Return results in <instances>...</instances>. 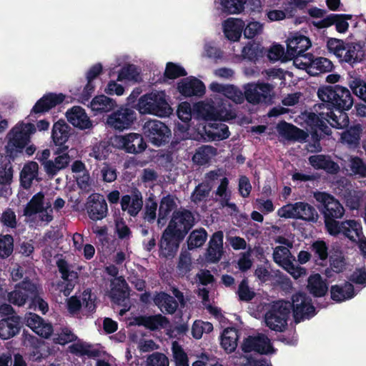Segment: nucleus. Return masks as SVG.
I'll list each match as a JSON object with an SVG mask.
<instances>
[{
  "label": "nucleus",
  "mask_w": 366,
  "mask_h": 366,
  "mask_svg": "<svg viewBox=\"0 0 366 366\" xmlns=\"http://www.w3.org/2000/svg\"><path fill=\"white\" fill-rule=\"evenodd\" d=\"M273 86L269 83L248 84L244 86L243 93L244 99L252 104L264 103L267 105L273 104Z\"/></svg>",
  "instance_id": "obj_10"
},
{
  "label": "nucleus",
  "mask_w": 366,
  "mask_h": 366,
  "mask_svg": "<svg viewBox=\"0 0 366 366\" xmlns=\"http://www.w3.org/2000/svg\"><path fill=\"white\" fill-rule=\"evenodd\" d=\"M25 325L39 336L48 339L53 334L54 329L51 323L46 322L39 315L34 312H26L24 317Z\"/></svg>",
  "instance_id": "obj_15"
},
{
  "label": "nucleus",
  "mask_w": 366,
  "mask_h": 366,
  "mask_svg": "<svg viewBox=\"0 0 366 366\" xmlns=\"http://www.w3.org/2000/svg\"><path fill=\"white\" fill-rule=\"evenodd\" d=\"M361 229L360 223L355 219H348L342 222L337 220L336 229L332 232L330 228L327 227L326 231L329 234L333 237H337L340 234L342 233L345 237L350 240H355L352 235H351L352 230L355 231L358 235V230Z\"/></svg>",
  "instance_id": "obj_37"
},
{
  "label": "nucleus",
  "mask_w": 366,
  "mask_h": 366,
  "mask_svg": "<svg viewBox=\"0 0 366 366\" xmlns=\"http://www.w3.org/2000/svg\"><path fill=\"white\" fill-rule=\"evenodd\" d=\"M292 307L290 301L274 302L264 315L266 325L275 332H283L287 327Z\"/></svg>",
  "instance_id": "obj_7"
},
{
  "label": "nucleus",
  "mask_w": 366,
  "mask_h": 366,
  "mask_svg": "<svg viewBox=\"0 0 366 366\" xmlns=\"http://www.w3.org/2000/svg\"><path fill=\"white\" fill-rule=\"evenodd\" d=\"M312 45L310 39L302 34H295L294 36L288 39L287 43V55L290 59L303 56L307 59L310 54H305V52Z\"/></svg>",
  "instance_id": "obj_16"
},
{
  "label": "nucleus",
  "mask_w": 366,
  "mask_h": 366,
  "mask_svg": "<svg viewBox=\"0 0 366 366\" xmlns=\"http://www.w3.org/2000/svg\"><path fill=\"white\" fill-rule=\"evenodd\" d=\"M110 152V146L105 142H100L93 146L92 151L89 155L97 160L102 161L105 160Z\"/></svg>",
  "instance_id": "obj_60"
},
{
  "label": "nucleus",
  "mask_w": 366,
  "mask_h": 366,
  "mask_svg": "<svg viewBox=\"0 0 366 366\" xmlns=\"http://www.w3.org/2000/svg\"><path fill=\"white\" fill-rule=\"evenodd\" d=\"M137 107L141 114H150L159 117H169L172 111L164 91L144 94L139 99Z\"/></svg>",
  "instance_id": "obj_6"
},
{
  "label": "nucleus",
  "mask_w": 366,
  "mask_h": 366,
  "mask_svg": "<svg viewBox=\"0 0 366 366\" xmlns=\"http://www.w3.org/2000/svg\"><path fill=\"white\" fill-rule=\"evenodd\" d=\"M129 288L126 280L120 277L111 282L109 297L112 302L118 305H124V302L129 298Z\"/></svg>",
  "instance_id": "obj_29"
},
{
  "label": "nucleus",
  "mask_w": 366,
  "mask_h": 366,
  "mask_svg": "<svg viewBox=\"0 0 366 366\" xmlns=\"http://www.w3.org/2000/svg\"><path fill=\"white\" fill-rule=\"evenodd\" d=\"M241 348L245 353L256 352L261 355H267L274 351L269 340L264 335L248 336L244 340Z\"/></svg>",
  "instance_id": "obj_17"
},
{
  "label": "nucleus",
  "mask_w": 366,
  "mask_h": 366,
  "mask_svg": "<svg viewBox=\"0 0 366 366\" xmlns=\"http://www.w3.org/2000/svg\"><path fill=\"white\" fill-rule=\"evenodd\" d=\"M120 147L127 153L139 154L147 147V144L140 134L129 133L117 137Z\"/></svg>",
  "instance_id": "obj_20"
},
{
  "label": "nucleus",
  "mask_w": 366,
  "mask_h": 366,
  "mask_svg": "<svg viewBox=\"0 0 366 366\" xmlns=\"http://www.w3.org/2000/svg\"><path fill=\"white\" fill-rule=\"evenodd\" d=\"M154 303L163 313L169 315L174 314L179 306L178 302L174 297L164 292L157 293L154 296Z\"/></svg>",
  "instance_id": "obj_36"
},
{
  "label": "nucleus",
  "mask_w": 366,
  "mask_h": 366,
  "mask_svg": "<svg viewBox=\"0 0 366 366\" xmlns=\"http://www.w3.org/2000/svg\"><path fill=\"white\" fill-rule=\"evenodd\" d=\"M213 325L209 322L197 320L192 326V335L196 340L202 338L203 333H209L213 330Z\"/></svg>",
  "instance_id": "obj_56"
},
{
  "label": "nucleus",
  "mask_w": 366,
  "mask_h": 366,
  "mask_svg": "<svg viewBox=\"0 0 366 366\" xmlns=\"http://www.w3.org/2000/svg\"><path fill=\"white\" fill-rule=\"evenodd\" d=\"M239 331L234 327L224 330L221 336V346L227 353L233 352L237 347Z\"/></svg>",
  "instance_id": "obj_46"
},
{
  "label": "nucleus",
  "mask_w": 366,
  "mask_h": 366,
  "mask_svg": "<svg viewBox=\"0 0 366 366\" xmlns=\"http://www.w3.org/2000/svg\"><path fill=\"white\" fill-rule=\"evenodd\" d=\"M314 198L319 203L318 209L324 217L325 227L333 232L336 229L337 219L345 214L342 204L333 195L325 192H315Z\"/></svg>",
  "instance_id": "obj_4"
},
{
  "label": "nucleus",
  "mask_w": 366,
  "mask_h": 366,
  "mask_svg": "<svg viewBox=\"0 0 366 366\" xmlns=\"http://www.w3.org/2000/svg\"><path fill=\"white\" fill-rule=\"evenodd\" d=\"M44 195L42 192L34 194L30 201L25 206L23 214L26 217H31L44 211Z\"/></svg>",
  "instance_id": "obj_47"
},
{
  "label": "nucleus",
  "mask_w": 366,
  "mask_h": 366,
  "mask_svg": "<svg viewBox=\"0 0 366 366\" xmlns=\"http://www.w3.org/2000/svg\"><path fill=\"white\" fill-rule=\"evenodd\" d=\"M117 102L104 94L96 96L90 102V108L95 114L108 112L117 107Z\"/></svg>",
  "instance_id": "obj_42"
},
{
  "label": "nucleus",
  "mask_w": 366,
  "mask_h": 366,
  "mask_svg": "<svg viewBox=\"0 0 366 366\" xmlns=\"http://www.w3.org/2000/svg\"><path fill=\"white\" fill-rule=\"evenodd\" d=\"M147 366H169L168 357L162 352H154L147 358Z\"/></svg>",
  "instance_id": "obj_64"
},
{
  "label": "nucleus",
  "mask_w": 366,
  "mask_h": 366,
  "mask_svg": "<svg viewBox=\"0 0 366 366\" xmlns=\"http://www.w3.org/2000/svg\"><path fill=\"white\" fill-rule=\"evenodd\" d=\"M330 295L332 300L340 302L354 297V287L348 282H345L343 285H332L330 288Z\"/></svg>",
  "instance_id": "obj_44"
},
{
  "label": "nucleus",
  "mask_w": 366,
  "mask_h": 366,
  "mask_svg": "<svg viewBox=\"0 0 366 366\" xmlns=\"http://www.w3.org/2000/svg\"><path fill=\"white\" fill-rule=\"evenodd\" d=\"M137 119L136 109L128 104L122 105L107 118V126L114 131L123 132L130 129Z\"/></svg>",
  "instance_id": "obj_8"
},
{
  "label": "nucleus",
  "mask_w": 366,
  "mask_h": 366,
  "mask_svg": "<svg viewBox=\"0 0 366 366\" xmlns=\"http://www.w3.org/2000/svg\"><path fill=\"white\" fill-rule=\"evenodd\" d=\"M66 117L70 124L81 129H88L92 126V122L85 110L80 106H74L68 109Z\"/></svg>",
  "instance_id": "obj_30"
},
{
  "label": "nucleus",
  "mask_w": 366,
  "mask_h": 366,
  "mask_svg": "<svg viewBox=\"0 0 366 366\" xmlns=\"http://www.w3.org/2000/svg\"><path fill=\"white\" fill-rule=\"evenodd\" d=\"M137 324L155 331L159 327L164 328L169 322L167 317L161 314L150 316H139L136 318Z\"/></svg>",
  "instance_id": "obj_38"
},
{
  "label": "nucleus",
  "mask_w": 366,
  "mask_h": 366,
  "mask_svg": "<svg viewBox=\"0 0 366 366\" xmlns=\"http://www.w3.org/2000/svg\"><path fill=\"white\" fill-rule=\"evenodd\" d=\"M69 350L71 354L79 357L87 356L89 357H97L99 356V351L94 349L91 344L77 342L69 347Z\"/></svg>",
  "instance_id": "obj_48"
},
{
  "label": "nucleus",
  "mask_w": 366,
  "mask_h": 366,
  "mask_svg": "<svg viewBox=\"0 0 366 366\" xmlns=\"http://www.w3.org/2000/svg\"><path fill=\"white\" fill-rule=\"evenodd\" d=\"M297 212L296 219L316 223L319 219V214L316 209L311 204L305 202H295Z\"/></svg>",
  "instance_id": "obj_40"
},
{
  "label": "nucleus",
  "mask_w": 366,
  "mask_h": 366,
  "mask_svg": "<svg viewBox=\"0 0 366 366\" xmlns=\"http://www.w3.org/2000/svg\"><path fill=\"white\" fill-rule=\"evenodd\" d=\"M13 178V169L6 157L0 154V195L6 197L9 193Z\"/></svg>",
  "instance_id": "obj_28"
},
{
  "label": "nucleus",
  "mask_w": 366,
  "mask_h": 366,
  "mask_svg": "<svg viewBox=\"0 0 366 366\" xmlns=\"http://www.w3.org/2000/svg\"><path fill=\"white\" fill-rule=\"evenodd\" d=\"M351 14H331V26L335 25V29L340 34H345L349 29L348 20L352 19Z\"/></svg>",
  "instance_id": "obj_53"
},
{
  "label": "nucleus",
  "mask_w": 366,
  "mask_h": 366,
  "mask_svg": "<svg viewBox=\"0 0 366 366\" xmlns=\"http://www.w3.org/2000/svg\"><path fill=\"white\" fill-rule=\"evenodd\" d=\"M346 46L347 42L342 39L328 38L327 41V47L328 51L335 55L340 61H342Z\"/></svg>",
  "instance_id": "obj_55"
},
{
  "label": "nucleus",
  "mask_w": 366,
  "mask_h": 366,
  "mask_svg": "<svg viewBox=\"0 0 366 366\" xmlns=\"http://www.w3.org/2000/svg\"><path fill=\"white\" fill-rule=\"evenodd\" d=\"M197 111L207 120L228 121L236 118V112L227 99L214 97L207 102H199L197 104Z\"/></svg>",
  "instance_id": "obj_5"
},
{
  "label": "nucleus",
  "mask_w": 366,
  "mask_h": 366,
  "mask_svg": "<svg viewBox=\"0 0 366 366\" xmlns=\"http://www.w3.org/2000/svg\"><path fill=\"white\" fill-rule=\"evenodd\" d=\"M307 61L304 63L307 73L310 76H318L322 73L330 72L333 69V64L330 60L325 57H315L313 54H310Z\"/></svg>",
  "instance_id": "obj_25"
},
{
  "label": "nucleus",
  "mask_w": 366,
  "mask_h": 366,
  "mask_svg": "<svg viewBox=\"0 0 366 366\" xmlns=\"http://www.w3.org/2000/svg\"><path fill=\"white\" fill-rule=\"evenodd\" d=\"M277 130L279 134L285 139L290 141H297L300 142H306L309 134L311 135L307 125V132L298 128L292 124L287 123L285 121L280 122L277 125Z\"/></svg>",
  "instance_id": "obj_19"
},
{
  "label": "nucleus",
  "mask_w": 366,
  "mask_h": 366,
  "mask_svg": "<svg viewBox=\"0 0 366 366\" xmlns=\"http://www.w3.org/2000/svg\"><path fill=\"white\" fill-rule=\"evenodd\" d=\"M145 137L154 146H162L169 142L171 129L164 123L157 119H149L143 126Z\"/></svg>",
  "instance_id": "obj_9"
},
{
  "label": "nucleus",
  "mask_w": 366,
  "mask_h": 366,
  "mask_svg": "<svg viewBox=\"0 0 366 366\" xmlns=\"http://www.w3.org/2000/svg\"><path fill=\"white\" fill-rule=\"evenodd\" d=\"M217 154V149L209 145L199 147L192 157L193 162L200 166L209 162L211 158Z\"/></svg>",
  "instance_id": "obj_49"
},
{
  "label": "nucleus",
  "mask_w": 366,
  "mask_h": 366,
  "mask_svg": "<svg viewBox=\"0 0 366 366\" xmlns=\"http://www.w3.org/2000/svg\"><path fill=\"white\" fill-rule=\"evenodd\" d=\"M22 323L21 317L16 315H12L0 320V339L9 340L16 336L21 331Z\"/></svg>",
  "instance_id": "obj_22"
},
{
  "label": "nucleus",
  "mask_w": 366,
  "mask_h": 366,
  "mask_svg": "<svg viewBox=\"0 0 366 366\" xmlns=\"http://www.w3.org/2000/svg\"><path fill=\"white\" fill-rule=\"evenodd\" d=\"M194 216L188 209L176 210L163 231L159 243L160 256L173 258L189 231L194 225Z\"/></svg>",
  "instance_id": "obj_2"
},
{
  "label": "nucleus",
  "mask_w": 366,
  "mask_h": 366,
  "mask_svg": "<svg viewBox=\"0 0 366 366\" xmlns=\"http://www.w3.org/2000/svg\"><path fill=\"white\" fill-rule=\"evenodd\" d=\"M317 96L323 102L322 105L327 108V112H322L318 114L310 112L307 115L306 124L309 126L308 131L311 134L310 147L315 152H320L321 139L332 134L327 123L335 129L347 128L350 119L345 112L352 108L354 100L347 88L337 84L320 86Z\"/></svg>",
  "instance_id": "obj_1"
},
{
  "label": "nucleus",
  "mask_w": 366,
  "mask_h": 366,
  "mask_svg": "<svg viewBox=\"0 0 366 366\" xmlns=\"http://www.w3.org/2000/svg\"><path fill=\"white\" fill-rule=\"evenodd\" d=\"M205 139L207 141H220L229 137V127L222 122L208 124L204 127Z\"/></svg>",
  "instance_id": "obj_33"
},
{
  "label": "nucleus",
  "mask_w": 366,
  "mask_h": 366,
  "mask_svg": "<svg viewBox=\"0 0 366 366\" xmlns=\"http://www.w3.org/2000/svg\"><path fill=\"white\" fill-rule=\"evenodd\" d=\"M353 94L366 103V82L361 79L355 78L349 83ZM357 115L366 117V105L357 103L355 105Z\"/></svg>",
  "instance_id": "obj_34"
},
{
  "label": "nucleus",
  "mask_w": 366,
  "mask_h": 366,
  "mask_svg": "<svg viewBox=\"0 0 366 366\" xmlns=\"http://www.w3.org/2000/svg\"><path fill=\"white\" fill-rule=\"evenodd\" d=\"M365 51L360 42H347L341 61L354 64L365 59Z\"/></svg>",
  "instance_id": "obj_35"
},
{
  "label": "nucleus",
  "mask_w": 366,
  "mask_h": 366,
  "mask_svg": "<svg viewBox=\"0 0 366 366\" xmlns=\"http://www.w3.org/2000/svg\"><path fill=\"white\" fill-rule=\"evenodd\" d=\"M309 162L316 169H323L328 174H336L340 172L339 164L330 156L316 154L309 157Z\"/></svg>",
  "instance_id": "obj_32"
},
{
  "label": "nucleus",
  "mask_w": 366,
  "mask_h": 366,
  "mask_svg": "<svg viewBox=\"0 0 366 366\" xmlns=\"http://www.w3.org/2000/svg\"><path fill=\"white\" fill-rule=\"evenodd\" d=\"M177 89L179 93L185 97H202L205 93L204 83L196 77H187L183 79L177 84Z\"/></svg>",
  "instance_id": "obj_24"
},
{
  "label": "nucleus",
  "mask_w": 366,
  "mask_h": 366,
  "mask_svg": "<svg viewBox=\"0 0 366 366\" xmlns=\"http://www.w3.org/2000/svg\"><path fill=\"white\" fill-rule=\"evenodd\" d=\"M211 91L222 94L227 99H230L236 104H242L244 101L242 92L232 84H222L213 81L209 85Z\"/></svg>",
  "instance_id": "obj_27"
},
{
  "label": "nucleus",
  "mask_w": 366,
  "mask_h": 366,
  "mask_svg": "<svg viewBox=\"0 0 366 366\" xmlns=\"http://www.w3.org/2000/svg\"><path fill=\"white\" fill-rule=\"evenodd\" d=\"M49 122L46 119H41L35 126L32 123H19L14 126L7 134L8 139L6 146V152L10 156H17L22 153L24 148L29 144L31 135L38 129L46 131L49 127Z\"/></svg>",
  "instance_id": "obj_3"
},
{
  "label": "nucleus",
  "mask_w": 366,
  "mask_h": 366,
  "mask_svg": "<svg viewBox=\"0 0 366 366\" xmlns=\"http://www.w3.org/2000/svg\"><path fill=\"white\" fill-rule=\"evenodd\" d=\"M64 99L65 95L62 93H46L35 103L30 112L29 117L36 118V115L49 112L56 106L61 104ZM31 119L33 120V119Z\"/></svg>",
  "instance_id": "obj_14"
},
{
  "label": "nucleus",
  "mask_w": 366,
  "mask_h": 366,
  "mask_svg": "<svg viewBox=\"0 0 366 366\" xmlns=\"http://www.w3.org/2000/svg\"><path fill=\"white\" fill-rule=\"evenodd\" d=\"M224 234L222 231H217L210 237L206 252V259L209 263H217L224 253Z\"/></svg>",
  "instance_id": "obj_23"
},
{
  "label": "nucleus",
  "mask_w": 366,
  "mask_h": 366,
  "mask_svg": "<svg viewBox=\"0 0 366 366\" xmlns=\"http://www.w3.org/2000/svg\"><path fill=\"white\" fill-rule=\"evenodd\" d=\"M37 285L26 277L22 282L16 284L14 290L8 293V301L18 307L24 306L27 302L31 301L35 297Z\"/></svg>",
  "instance_id": "obj_12"
},
{
  "label": "nucleus",
  "mask_w": 366,
  "mask_h": 366,
  "mask_svg": "<svg viewBox=\"0 0 366 366\" xmlns=\"http://www.w3.org/2000/svg\"><path fill=\"white\" fill-rule=\"evenodd\" d=\"M14 251V237L11 234H0V257L6 259Z\"/></svg>",
  "instance_id": "obj_57"
},
{
  "label": "nucleus",
  "mask_w": 366,
  "mask_h": 366,
  "mask_svg": "<svg viewBox=\"0 0 366 366\" xmlns=\"http://www.w3.org/2000/svg\"><path fill=\"white\" fill-rule=\"evenodd\" d=\"M120 204L124 212H127L131 217H136L142 210L144 204L142 192L138 189H134L131 194L122 197Z\"/></svg>",
  "instance_id": "obj_21"
},
{
  "label": "nucleus",
  "mask_w": 366,
  "mask_h": 366,
  "mask_svg": "<svg viewBox=\"0 0 366 366\" xmlns=\"http://www.w3.org/2000/svg\"><path fill=\"white\" fill-rule=\"evenodd\" d=\"M210 191L211 187L208 184L200 183L192 193L191 199L196 204L201 202L209 197Z\"/></svg>",
  "instance_id": "obj_62"
},
{
  "label": "nucleus",
  "mask_w": 366,
  "mask_h": 366,
  "mask_svg": "<svg viewBox=\"0 0 366 366\" xmlns=\"http://www.w3.org/2000/svg\"><path fill=\"white\" fill-rule=\"evenodd\" d=\"M242 56L249 61L256 62L263 56V47L255 42L248 43L242 49Z\"/></svg>",
  "instance_id": "obj_52"
},
{
  "label": "nucleus",
  "mask_w": 366,
  "mask_h": 366,
  "mask_svg": "<svg viewBox=\"0 0 366 366\" xmlns=\"http://www.w3.org/2000/svg\"><path fill=\"white\" fill-rule=\"evenodd\" d=\"M187 74L186 70L182 66L173 62L167 63L164 73L165 79H175L181 76H185Z\"/></svg>",
  "instance_id": "obj_58"
},
{
  "label": "nucleus",
  "mask_w": 366,
  "mask_h": 366,
  "mask_svg": "<svg viewBox=\"0 0 366 366\" xmlns=\"http://www.w3.org/2000/svg\"><path fill=\"white\" fill-rule=\"evenodd\" d=\"M139 72L134 64H128L121 68L118 73L117 81H122L124 80L137 81Z\"/></svg>",
  "instance_id": "obj_59"
},
{
  "label": "nucleus",
  "mask_w": 366,
  "mask_h": 366,
  "mask_svg": "<svg viewBox=\"0 0 366 366\" xmlns=\"http://www.w3.org/2000/svg\"><path fill=\"white\" fill-rule=\"evenodd\" d=\"M311 250L318 259L325 261L328 258V245L324 240H316L311 244Z\"/></svg>",
  "instance_id": "obj_63"
},
{
  "label": "nucleus",
  "mask_w": 366,
  "mask_h": 366,
  "mask_svg": "<svg viewBox=\"0 0 366 366\" xmlns=\"http://www.w3.org/2000/svg\"><path fill=\"white\" fill-rule=\"evenodd\" d=\"M362 132V126L360 124L348 127L341 135L342 142L351 149H356L360 145Z\"/></svg>",
  "instance_id": "obj_43"
},
{
  "label": "nucleus",
  "mask_w": 366,
  "mask_h": 366,
  "mask_svg": "<svg viewBox=\"0 0 366 366\" xmlns=\"http://www.w3.org/2000/svg\"><path fill=\"white\" fill-rule=\"evenodd\" d=\"M307 290L315 297H324L328 291V285L318 273L312 274L307 280Z\"/></svg>",
  "instance_id": "obj_39"
},
{
  "label": "nucleus",
  "mask_w": 366,
  "mask_h": 366,
  "mask_svg": "<svg viewBox=\"0 0 366 366\" xmlns=\"http://www.w3.org/2000/svg\"><path fill=\"white\" fill-rule=\"evenodd\" d=\"M292 310L295 322L299 323L305 319H310L316 314L315 307L312 303V300L303 292H297L292 295Z\"/></svg>",
  "instance_id": "obj_11"
},
{
  "label": "nucleus",
  "mask_w": 366,
  "mask_h": 366,
  "mask_svg": "<svg viewBox=\"0 0 366 366\" xmlns=\"http://www.w3.org/2000/svg\"><path fill=\"white\" fill-rule=\"evenodd\" d=\"M207 232L204 228L193 230L187 238V248L192 250L202 247L206 242Z\"/></svg>",
  "instance_id": "obj_50"
},
{
  "label": "nucleus",
  "mask_w": 366,
  "mask_h": 366,
  "mask_svg": "<svg viewBox=\"0 0 366 366\" xmlns=\"http://www.w3.org/2000/svg\"><path fill=\"white\" fill-rule=\"evenodd\" d=\"M54 154L56 157L44 164V171L51 177H54L61 170L66 169L71 161L68 154V147L57 148Z\"/></svg>",
  "instance_id": "obj_18"
},
{
  "label": "nucleus",
  "mask_w": 366,
  "mask_h": 366,
  "mask_svg": "<svg viewBox=\"0 0 366 366\" xmlns=\"http://www.w3.org/2000/svg\"><path fill=\"white\" fill-rule=\"evenodd\" d=\"M85 208L89 219L94 222L103 219L108 214L107 203L99 193H92L87 197Z\"/></svg>",
  "instance_id": "obj_13"
},
{
  "label": "nucleus",
  "mask_w": 366,
  "mask_h": 366,
  "mask_svg": "<svg viewBox=\"0 0 366 366\" xmlns=\"http://www.w3.org/2000/svg\"><path fill=\"white\" fill-rule=\"evenodd\" d=\"M0 224L7 228L16 229L17 219L15 212L9 207L4 209L0 215Z\"/></svg>",
  "instance_id": "obj_61"
},
{
  "label": "nucleus",
  "mask_w": 366,
  "mask_h": 366,
  "mask_svg": "<svg viewBox=\"0 0 366 366\" xmlns=\"http://www.w3.org/2000/svg\"><path fill=\"white\" fill-rule=\"evenodd\" d=\"M157 203L154 199V196L151 194L145 202L144 209L143 212V219L152 224L157 219Z\"/></svg>",
  "instance_id": "obj_54"
},
{
  "label": "nucleus",
  "mask_w": 366,
  "mask_h": 366,
  "mask_svg": "<svg viewBox=\"0 0 366 366\" xmlns=\"http://www.w3.org/2000/svg\"><path fill=\"white\" fill-rule=\"evenodd\" d=\"M348 167L353 175L357 178H366V162L358 156H350Z\"/></svg>",
  "instance_id": "obj_51"
},
{
  "label": "nucleus",
  "mask_w": 366,
  "mask_h": 366,
  "mask_svg": "<svg viewBox=\"0 0 366 366\" xmlns=\"http://www.w3.org/2000/svg\"><path fill=\"white\" fill-rule=\"evenodd\" d=\"M39 165L36 162L31 161L24 164L20 172V182L24 189H29L34 179H37Z\"/></svg>",
  "instance_id": "obj_45"
},
{
  "label": "nucleus",
  "mask_w": 366,
  "mask_h": 366,
  "mask_svg": "<svg viewBox=\"0 0 366 366\" xmlns=\"http://www.w3.org/2000/svg\"><path fill=\"white\" fill-rule=\"evenodd\" d=\"M245 26L241 19H228L224 24V33L226 37L233 41H238Z\"/></svg>",
  "instance_id": "obj_41"
},
{
  "label": "nucleus",
  "mask_w": 366,
  "mask_h": 366,
  "mask_svg": "<svg viewBox=\"0 0 366 366\" xmlns=\"http://www.w3.org/2000/svg\"><path fill=\"white\" fill-rule=\"evenodd\" d=\"M58 270L61 274V279L66 282L64 288L62 290L64 295H69L73 290L76 280L78 279V274L74 270H71L70 265L67 261L63 258L56 260V262Z\"/></svg>",
  "instance_id": "obj_26"
},
{
  "label": "nucleus",
  "mask_w": 366,
  "mask_h": 366,
  "mask_svg": "<svg viewBox=\"0 0 366 366\" xmlns=\"http://www.w3.org/2000/svg\"><path fill=\"white\" fill-rule=\"evenodd\" d=\"M71 128L64 119H59L54 124L51 138L54 144L58 146V148H69L68 146L65 145V143L68 141L71 134Z\"/></svg>",
  "instance_id": "obj_31"
}]
</instances>
